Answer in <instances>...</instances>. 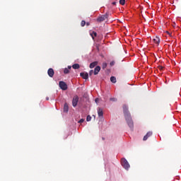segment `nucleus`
I'll return each mask as SVG.
<instances>
[{"label": "nucleus", "instance_id": "7", "mask_svg": "<svg viewBox=\"0 0 181 181\" xmlns=\"http://www.w3.org/2000/svg\"><path fill=\"white\" fill-rule=\"evenodd\" d=\"M80 76H81V77H82V78H83L84 80L88 79V73H87V72H86V73L81 72V73L80 74Z\"/></svg>", "mask_w": 181, "mask_h": 181}, {"label": "nucleus", "instance_id": "31", "mask_svg": "<svg viewBox=\"0 0 181 181\" xmlns=\"http://www.w3.org/2000/svg\"><path fill=\"white\" fill-rule=\"evenodd\" d=\"M46 100H49V98H46Z\"/></svg>", "mask_w": 181, "mask_h": 181}, {"label": "nucleus", "instance_id": "26", "mask_svg": "<svg viewBox=\"0 0 181 181\" xmlns=\"http://www.w3.org/2000/svg\"><path fill=\"white\" fill-rule=\"evenodd\" d=\"M165 33H167V35H169V36H170L172 37V34H170V33H169V31H166Z\"/></svg>", "mask_w": 181, "mask_h": 181}, {"label": "nucleus", "instance_id": "2", "mask_svg": "<svg viewBox=\"0 0 181 181\" xmlns=\"http://www.w3.org/2000/svg\"><path fill=\"white\" fill-rule=\"evenodd\" d=\"M121 163L122 166H123V168L126 169V170H128V169L131 167L129 165V163H128V160H127V159L125 158H122Z\"/></svg>", "mask_w": 181, "mask_h": 181}, {"label": "nucleus", "instance_id": "15", "mask_svg": "<svg viewBox=\"0 0 181 181\" xmlns=\"http://www.w3.org/2000/svg\"><path fill=\"white\" fill-rule=\"evenodd\" d=\"M72 68L74 69L75 70L77 69H80V64H74V65H72Z\"/></svg>", "mask_w": 181, "mask_h": 181}, {"label": "nucleus", "instance_id": "8", "mask_svg": "<svg viewBox=\"0 0 181 181\" xmlns=\"http://www.w3.org/2000/svg\"><path fill=\"white\" fill-rule=\"evenodd\" d=\"M100 70H101V67L100 66H97L94 69V75L97 76V74L100 73Z\"/></svg>", "mask_w": 181, "mask_h": 181}, {"label": "nucleus", "instance_id": "21", "mask_svg": "<svg viewBox=\"0 0 181 181\" xmlns=\"http://www.w3.org/2000/svg\"><path fill=\"white\" fill-rule=\"evenodd\" d=\"M86 121H88V122L91 121V116L88 115L87 117H86Z\"/></svg>", "mask_w": 181, "mask_h": 181}, {"label": "nucleus", "instance_id": "1", "mask_svg": "<svg viewBox=\"0 0 181 181\" xmlns=\"http://www.w3.org/2000/svg\"><path fill=\"white\" fill-rule=\"evenodd\" d=\"M123 112L128 126L131 129H134V122L132 121L131 113H129L127 105H123Z\"/></svg>", "mask_w": 181, "mask_h": 181}, {"label": "nucleus", "instance_id": "29", "mask_svg": "<svg viewBox=\"0 0 181 181\" xmlns=\"http://www.w3.org/2000/svg\"><path fill=\"white\" fill-rule=\"evenodd\" d=\"M112 4L117 5V2L114 1V2L112 3Z\"/></svg>", "mask_w": 181, "mask_h": 181}, {"label": "nucleus", "instance_id": "19", "mask_svg": "<svg viewBox=\"0 0 181 181\" xmlns=\"http://www.w3.org/2000/svg\"><path fill=\"white\" fill-rule=\"evenodd\" d=\"M120 5H125V0H119Z\"/></svg>", "mask_w": 181, "mask_h": 181}, {"label": "nucleus", "instance_id": "18", "mask_svg": "<svg viewBox=\"0 0 181 181\" xmlns=\"http://www.w3.org/2000/svg\"><path fill=\"white\" fill-rule=\"evenodd\" d=\"M102 68H103V70L107 69V62H103V63Z\"/></svg>", "mask_w": 181, "mask_h": 181}, {"label": "nucleus", "instance_id": "11", "mask_svg": "<svg viewBox=\"0 0 181 181\" xmlns=\"http://www.w3.org/2000/svg\"><path fill=\"white\" fill-rule=\"evenodd\" d=\"M153 42H154L156 45H159V43H160V39L159 37L156 36L153 39Z\"/></svg>", "mask_w": 181, "mask_h": 181}, {"label": "nucleus", "instance_id": "4", "mask_svg": "<svg viewBox=\"0 0 181 181\" xmlns=\"http://www.w3.org/2000/svg\"><path fill=\"white\" fill-rule=\"evenodd\" d=\"M108 18V15H103L97 18L98 22H104Z\"/></svg>", "mask_w": 181, "mask_h": 181}, {"label": "nucleus", "instance_id": "6", "mask_svg": "<svg viewBox=\"0 0 181 181\" xmlns=\"http://www.w3.org/2000/svg\"><path fill=\"white\" fill-rule=\"evenodd\" d=\"M47 74L49 77H53L54 76V70L53 69L50 68L47 71Z\"/></svg>", "mask_w": 181, "mask_h": 181}, {"label": "nucleus", "instance_id": "25", "mask_svg": "<svg viewBox=\"0 0 181 181\" xmlns=\"http://www.w3.org/2000/svg\"><path fill=\"white\" fill-rule=\"evenodd\" d=\"M114 64H115V62L112 61L110 63V66H114Z\"/></svg>", "mask_w": 181, "mask_h": 181}, {"label": "nucleus", "instance_id": "24", "mask_svg": "<svg viewBox=\"0 0 181 181\" xmlns=\"http://www.w3.org/2000/svg\"><path fill=\"white\" fill-rule=\"evenodd\" d=\"M83 122H84V119H81L78 121V123H79V124H83Z\"/></svg>", "mask_w": 181, "mask_h": 181}, {"label": "nucleus", "instance_id": "28", "mask_svg": "<svg viewBox=\"0 0 181 181\" xmlns=\"http://www.w3.org/2000/svg\"><path fill=\"white\" fill-rule=\"evenodd\" d=\"M68 70H71V66H68Z\"/></svg>", "mask_w": 181, "mask_h": 181}, {"label": "nucleus", "instance_id": "13", "mask_svg": "<svg viewBox=\"0 0 181 181\" xmlns=\"http://www.w3.org/2000/svg\"><path fill=\"white\" fill-rule=\"evenodd\" d=\"M64 112H69V105L67 103H65L64 105Z\"/></svg>", "mask_w": 181, "mask_h": 181}, {"label": "nucleus", "instance_id": "27", "mask_svg": "<svg viewBox=\"0 0 181 181\" xmlns=\"http://www.w3.org/2000/svg\"><path fill=\"white\" fill-rule=\"evenodd\" d=\"M110 100V101H116L117 100V99H115V98H111Z\"/></svg>", "mask_w": 181, "mask_h": 181}, {"label": "nucleus", "instance_id": "20", "mask_svg": "<svg viewBox=\"0 0 181 181\" xmlns=\"http://www.w3.org/2000/svg\"><path fill=\"white\" fill-rule=\"evenodd\" d=\"M81 26L84 27L86 26V21H82L81 23Z\"/></svg>", "mask_w": 181, "mask_h": 181}, {"label": "nucleus", "instance_id": "9", "mask_svg": "<svg viewBox=\"0 0 181 181\" xmlns=\"http://www.w3.org/2000/svg\"><path fill=\"white\" fill-rule=\"evenodd\" d=\"M98 117H103L104 115V112L101 107L98 108Z\"/></svg>", "mask_w": 181, "mask_h": 181}, {"label": "nucleus", "instance_id": "10", "mask_svg": "<svg viewBox=\"0 0 181 181\" xmlns=\"http://www.w3.org/2000/svg\"><path fill=\"white\" fill-rule=\"evenodd\" d=\"M149 136H152V132H148L146 135H145L143 138V141H146Z\"/></svg>", "mask_w": 181, "mask_h": 181}, {"label": "nucleus", "instance_id": "23", "mask_svg": "<svg viewBox=\"0 0 181 181\" xmlns=\"http://www.w3.org/2000/svg\"><path fill=\"white\" fill-rule=\"evenodd\" d=\"M93 74H94V71L90 70V72H89V76H93Z\"/></svg>", "mask_w": 181, "mask_h": 181}, {"label": "nucleus", "instance_id": "3", "mask_svg": "<svg viewBox=\"0 0 181 181\" xmlns=\"http://www.w3.org/2000/svg\"><path fill=\"white\" fill-rule=\"evenodd\" d=\"M59 87L62 90H67V84L64 81H59Z\"/></svg>", "mask_w": 181, "mask_h": 181}, {"label": "nucleus", "instance_id": "17", "mask_svg": "<svg viewBox=\"0 0 181 181\" xmlns=\"http://www.w3.org/2000/svg\"><path fill=\"white\" fill-rule=\"evenodd\" d=\"M64 74H69V73H70V71L69 70V69L65 68L64 69Z\"/></svg>", "mask_w": 181, "mask_h": 181}, {"label": "nucleus", "instance_id": "16", "mask_svg": "<svg viewBox=\"0 0 181 181\" xmlns=\"http://www.w3.org/2000/svg\"><path fill=\"white\" fill-rule=\"evenodd\" d=\"M90 36L93 39H94V37H96L97 33L93 31L92 33H90Z\"/></svg>", "mask_w": 181, "mask_h": 181}, {"label": "nucleus", "instance_id": "12", "mask_svg": "<svg viewBox=\"0 0 181 181\" xmlns=\"http://www.w3.org/2000/svg\"><path fill=\"white\" fill-rule=\"evenodd\" d=\"M97 64H98V62L95 61V62H93L92 63L90 64V69H94V67H95V66H97Z\"/></svg>", "mask_w": 181, "mask_h": 181}, {"label": "nucleus", "instance_id": "14", "mask_svg": "<svg viewBox=\"0 0 181 181\" xmlns=\"http://www.w3.org/2000/svg\"><path fill=\"white\" fill-rule=\"evenodd\" d=\"M110 81L114 83H117V78H115V76H111Z\"/></svg>", "mask_w": 181, "mask_h": 181}, {"label": "nucleus", "instance_id": "22", "mask_svg": "<svg viewBox=\"0 0 181 181\" xmlns=\"http://www.w3.org/2000/svg\"><path fill=\"white\" fill-rule=\"evenodd\" d=\"M163 69H164V67L162 66H158V69H159L160 71H162L163 70Z\"/></svg>", "mask_w": 181, "mask_h": 181}, {"label": "nucleus", "instance_id": "5", "mask_svg": "<svg viewBox=\"0 0 181 181\" xmlns=\"http://www.w3.org/2000/svg\"><path fill=\"white\" fill-rule=\"evenodd\" d=\"M78 103V96L76 95L74 97L72 100L73 107H77Z\"/></svg>", "mask_w": 181, "mask_h": 181}, {"label": "nucleus", "instance_id": "30", "mask_svg": "<svg viewBox=\"0 0 181 181\" xmlns=\"http://www.w3.org/2000/svg\"><path fill=\"white\" fill-rule=\"evenodd\" d=\"M87 26H90V23H86Z\"/></svg>", "mask_w": 181, "mask_h": 181}, {"label": "nucleus", "instance_id": "32", "mask_svg": "<svg viewBox=\"0 0 181 181\" xmlns=\"http://www.w3.org/2000/svg\"><path fill=\"white\" fill-rule=\"evenodd\" d=\"M95 101H97V99H95Z\"/></svg>", "mask_w": 181, "mask_h": 181}]
</instances>
